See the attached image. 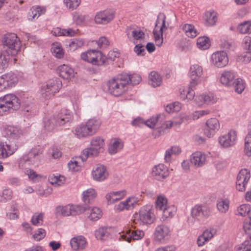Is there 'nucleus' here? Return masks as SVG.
I'll return each mask as SVG.
<instances>
[{"label":"nucleus","instance_id":"26","mask_svg":"<svg viewBox=\"0 0 251 251\" xmlns=\"http://www.w3.org/2000/svg\"><path fill=\"white\" fill-rule=\"evenodd\" d=\"M4 132L9 138L17 139L23 135L22 129L17 126H8L4 129Z\"/></svg>","mask_w":251,"mask_h":251},{"label":"nucleus","instance_id":"6","mask_svg":"<svg viewBox=\"0 0 251 251\" xmlns=\"http://www.w3.org/2000/svg\"><path fill=\"white\" fill-rule=\"evenodd\" d=\"M155 219L150 205L143 206L139 210L138 213L135 214L134 221H137L140 225L151 224Z\"/></svg>","mask_w":251,"mask_h":251},{"label":"nucleus","instance_id":"15","mask_svg":"<svg viewBox=\"0 0 251 251\" xmlns=\"http://www.w3.org/2000/svg\"><path fill=\"white\" fill-rule=\"evenodd\" d=\"M18 82L16 75L10 72L2 75L0 77V89L2 90L7 87H12Z\"/></svg>","mask_w":251,"mask_h":251},{"label":"nucleus","instance_id":"13","mask_svg":"<svg viewBox=\"0 0 251 251\" xmlns=\"http://www.w3.org/2000/svg\"><path fill=\"white\" fill-rule=\"evenodd\" d=\"M171 230L170 227L164 225H159L155 228L154 236L156 241L163 243L171 236Z\"/></svg>","mask_w":251,"mask_h":251},{"label":"nucleus","instance_id":"62","mask_svg":"<svg viewBox=\"0 0 251 251\" xmlns=\"http://www.w3.org/2000/svg\"><path fill=\"white\" fill-rule=\"evenodd\" d=\"M216 233V229L210 228L206 229L202 234V235L205 237V239L209 241Z\"/></svg>","mask_w":251,"mask_h":251},{"label":"nucleus","instance_id":"64","mask_svg":"<svg viewBox=\"0 0 251 251\" xmlns=\"http://www.w3.org/2000/svg\"><path fill=\"white\" fill-rule=\"evenodd\" d=\"M46 236V231L43 228H39L36 232L33 235L32 237L36 241H40L43 239Z\"/></svg>","mask_w":251,"mask_h":251},{"label":"nucleus","instance_id":"22","mask_svg":"<svg viewBox=\"0 0 251 251\" xmlns=\"http://www.w3.org/2000/svg\"><path fill=\"white\" fill-rule=\"evenodd\" d=\"M70 245L74 251H82L86 248L87 242L83 236H78L73 238L71 240Z\"/></svg>","mask_w":251,"mask_h":251},{"label":"nucleus","instance_id":"63","mask_svg":"<svg viewBox=\"0 0 251 251\" xmlns=\"http://www.w3.org/2000/svg\"><path fill=\"white\" fill-rule=\"evenodd\" d=\"M249 209L248 205L246 204L241 205L238 208L237 215L246 216L248 215Z\"/></svg>","mask_w":251,"mask_h":251},{"label":"nucleus","instance_id":"5","mask_svg":"<svg viewBox=\"0 0 251 251\" xmlns=\"http://www.w3.org/2000/svg\"><path fill=\"white\" fill-rule=\"evenodd\" d=\"M87 209L86 206L83 207L79 205L68 204L65 206H58L56 207V215L62 216H75L79 215Z\"/></svg>","mask_w":251,"mask_h":251},{"label":"nucleus","instance_id":"57","mask_svg":"<svg viewBox=\"0 0 251 251\" xmlns=\"http://www.w3.org/2000/svg\"><path fill=\"white\" fill-rule=\"evenodd\" d=\"M64 3L67 7L73 10L79 6L80 0H64Z\"/></svg>","mask_w":251,"mask_h":251},{"label":"nucleus","instance_id":"1","mask_svg":"<svg viewBox=\"0 0 251 251\" xmlns=\"http://www.w3.org/2000/svg\"><path fill=\"white\" fill-rule=\"evenodd\" d=\"M127 74H123L111 78L107 82L108 92L115 97L121 96L126 91L128 84Z\"/></svg>","mask_w":251,"mask_h":251},{"label":"nucleus","instance_id":"48","mask_svg":"<svg viewBox=\"0 0 251 251\" xmlns=\"http://www.w3.org/2000/svg\"><path fill=\"white\" fill-rule=\"evenodd\" d=\"M155 203L156 208L160 210L168 206L167 205L168 201L167 198L162 195L157 197Z\"/></svg>","mask_w":251,"mask_h":251},{"label":"nucleus","instance_id":"8","mask_svg":"<svg viewBox=\"0 0 251 251\" xmlns=\"http://www.w3.org/2000/svg\"><path fill=\"white\" fill-rule=\"evenodd\" d=\"M210 213V209L207 206L197 204L191 209V215L192 218H188V221L190 223L193 224L194 223L193 219L200 220L201 219L207 218L209 216Z\"/></svg>","mask_w":251,"mask_h":251},{"label":"nucleus","instance_id":"35","mask_svg":"<svg viewBox=\"0 0 251 251\" xmlns=\"http://www.w3.org/2000/svg\"><path fill=\"white\" fill-rule=\"evenodd\" d=\"M51 33L55 36H73L76 34L77 30H75L72 28L61 29L59 27H56L53 29V30L51 31Z\"/></svg>","mask_w":251,"mask_h":251},{"label":"nucleus","instance_id":"10","mask_svg":"<svg viewBox=\"0 0 251 251\" xmlns=\"http://www.w3.org/2000/svg\"><path fill=\"white\" fill-rule=\"evenodd\" d=\"M251 177L250 171L246 169L241 170L238 173L236 182V188L240 192L245 190L246 186Z\"/></svg>","mask_w":251,"mask_h":251},{"label":"nucleus","instance_id":"41","mask_svg":"<svg viewBox=\"0 0 251 251\" xmlns=\"http://www.w3.org/2000/svg\"><path fill=\"white\" fill-rule=\"evenodd\" d=\"M204 24L207 26H212L215 25L217 18L216 13L213 11H207L204 16Z\"/></svg>","mask_w":251,"mask_h":251},{"label":"nucleus","instance_id":"53","mask_svg":"<svg viewBox=\"0 0 251 251\" xmlns=\"http://www.w3.org/2000/svg\"><path fill=\"white\" fill-rule=\"evenodd\" d=\"M101 211L98 207H94L91 210L88 218L91 221H97L101 217Z\"/></svg>","mask_w":251,"mask_h":251},{"label":"nucleus","instance_id":"44","mask_svg":"<svg viewBox=\"0 0 251 251\" xmlns=\"http://www.w3.org/2000/svg\"><path fill=\"white\" fill-rule=\"evenodd\" d=\"M180 151V148L177 146L172 147L171 148L167 150L165 152L164 156L165 162L169 163L171 160V156L173 154H178Z\"/></svg>","mask_w":251,"mask_h":251},{"label":"nucleus","instance_id":"46","mask_svg":"<svg viewBox=\"0 0 251 251\" xmlns=\"http://www.w3.org/2000/svg\"><path fill=\"white\" fill-rule=\"evenodd\" d=\"M65 178L62 176H56L54 175H50L49 177V181L55 186H58L64 183Z\"/></svg>","mask_w":251,"mask_h":251},{"label":"nucleus","instance_id":"12","mask_svg":"<svg viewBox=\"0 0 251 251\" xmlns=\"http://www.w3.org/2000/svg\"><path fill=\"white\" fill-rule=\"evenodd\" d=\"M211 63L214 67L221 68L226 66L228 58L225 51H217L211 55Z\"/></svg>","mask_w":251,"mask_h":251},{"label":"nucleus","instance_id":"20","mask_svg":"<svg viewBox=\"0 0 251 251\" xmlns=\"http://www.w3.org/2000/svg\"><path fill=\"white\" fill-rule=\"evenodd\" d=\"M92 175L95 180L100 181L104 180L107 177L108 173L104 165L98 164L94 169Z\"/></svg>","mask_w":251,"mask_h":251},{"label":"nucleus","instance_id":"36","mask_svg":"<svg viewBox=\"0 0 251 251\" xmlns=\"http://www.w3.org/2000/svg\"><path fill=\"white\" fill-rule=\"evenodd\" d=\"M181 28L185 35L188 37L194 38L197 36V30L193 25L184 24L182 25Z\"/></svg>","mask_w":251,"mask_h":251},{"label":"nucleus","instance_id":"31","mask_svg":"<svg viewBox=\"0 0 251 251\" xmlns=\"http://www.w3.org/2000/svg\"><path fill=\"white\" fill-rule=\"evenodd\" d=\"M55 116L57 119L60 126H62L67 123L70 122L73 119L70 111L66 109H62L60 113L55 115Z\"/></svg>","mask_w":251,"mask_h":251},{"label":"nucleus","instance_id":"18","mask_svg":"<svg viewBox=\"0 0 251 251\" xmlns=\"http://www.w3.org/2000/svg\"><path fill=\"white\" fill-rule=\"evenodd\" d=\"M138 198L135 197H131L126 199L125 201L120 202L116 206L117 211L120 212L124 210H129L133 209L138 203Z\"/></svg>","mask_w":251,"mask_h":251},{"label":"nucleus","instance_id":"16","mask_svg":"<svg viewBox=\"0 0 251 251\" xmlns=\"http://www.w3.org/2000/svg\"><path fill=\"white\" fill-rule=\"evenodd\" d=\"M151 175L155 179L162 180L169 176V170L164 164H159L152 168Z\"/></svg>","mask_w":251,"mask_h":251},{"label":"nucleus","instance_id":"24","mask_svg":"<svg viewBox=\"0 0 251 251\" xmlns=\"http://www.w3.org/2000/svg\"><path fill=\"white\" fill-rule=\"evenodd\" d=\"M44 128L45 130L51 131L54 130L60 124L55 115L48 116L44 119Z\"/></svg>","mask_w":251,"mask_h":251},{"label":"nucleus","instance_id":"21","mask_svg":"<svg viewBox=\"0 0 251 251\" xmlns=\"http://www.w3.org/2000/svg\"><path fill=\"white\" fill-rule=\"evenodd\" d=\"M207 128L205 134L209 138L211 137L220 128V125L219 121L216 118H210L206 122Z\"/></svg>","mask_w":251,"mask_h":251},{"label":"nucleus","instance_id":"14","mask_svg":"<svg viewBox=\"0 0 251 251\" xmlns=\"http://www.w3.org/2000/svg\"><path fill=\"white\" fill-rule=\"evenodd\" d=\"M190 77L191 78L190 87L195 88L198 84V80L202 75L203 70L201 66L198 64L192 65L190 69Z\"/></svg>","mask_w":251,"mask_h":251},{"label":"nucleus","instance_id":"4","mask_svg":"<svg viewBox=\"0 0 251 251\" xmlns=\"http://www.w3.org/2000/svg\"><path fill=\"white\" fill-rule=\"evenodd\" d=\"M61 86V81L58 78L50 79L45 85L42 87L40 90L41 95L43 98L49 99L59 91Z\"/></svg>","mask_w":251,"mask_h":251},{"label":"nucleus","instance_id":"43","mask_svg":"<svg viewBox=\"0 0 251 251\" xmlns=\"http://www.w3.org/2000/svg\"><path fill=\"white\" fill-rule=\"evenodd\" d=\"M162 212V219L163 221L167 218H172L176 211V208L174 205L167 206L161 210Z\"/></svg>","mask_w":251,"mask_h":251},{"label":"nucleus","instance_id":"45","mask_svg":"<svg viewBox=\"0 0 251 251\" xmlns=\"http://www.w3.org/2000/svg\"><path fill=\"white\" fill-rule=\"evenodd\" d=\"M237 30L241 34L250 33L251 32V21H245L240 24Z\"/></svg>","mask_w":251,"mask_h":251},{"label":"nucleus","instance_id":"40","mask_svg":"<svg viewBox=\"0 0 251 251\" xmlns=\"http://www.w3.org/2000/svg\"><path fill=\"white\" fill-rule=\"evenodd\" d=\"M86 123L93 135L97 132L101 125L100 120L96 118L90 119Z\"/></svg>","mask_w":251,"mask_h":251},{"label":"nucleus","instance_id":"7","mask_svg":"<svg viewBox=\"0 0 251 251\" xmlns=\"http://www.w3.org/2000/svg\"><path fill=\"white\" fill-rule=\"evenodd\" d=\"M81 58L84 61L96 65H101L106 62V56L101 52L95 50L82 53Z\"/></svg>","mask_w":251,"mask_h":251},{"label":"nucleus","instance_id":"54","mask_svg":"<svg viewBox=\"0 0 251 251\" xmlns=\"http://www.w3.org/2000/svg\"><path fill=\"white\" fill-rule=\"evenodd\" d=\"M109 235V233L107 231V228L103 227H100L95 232V236L98 239L105 240V238Z\"/></svg>","mask_w":251,"mask_h":251},{"label":"nucleus","instance_id":"28","mask_svg":"<svg viewBox=\"0 0 251 251\" xmlns=\"http://www.w3.org/2000/svg\"><path fill=\"white\" fill-rule=\"evenodd\" d=\"M205 155L200 151L193 153L191 158V163L196 167L202 166L205 164Z\"/></svg>","mask_w":251,"mask_h":251},{"label":"nucleus","instance_id":"59","mask_svg":"<svg viewBox=\"0 0 251 251\" xmlns=\"http://www.w3.org/2000/svg\"><path fill=\"white\" fill-rule=\"evenodd\" d=\"M128 84H131L132 85H136L139 83L141 81V77L138 74H133L132 75H127Z\"/></svg>","mask_w":251,"mask_h":251},{"label":"nucleus","instance_id":"33","mask_svg":"<svg viewBox=\"0 0 251 251\" xmlns=\"http://www.w3.org/2000/svg\"><path fill=\"white\" fill-rule=\"evenodd\" d=\"M126 195V192L125 191L111 192L106 194L105 198L108 203L111 204L121 200Z\"/></svg>","mask_w":251,"mask_h":251},{"label":"nucleus","instance_id":"49","mask_svg":"<svg viewBox=\"0 0 251 251\" xmlns=\"http://www.w3.org/2000/svg\"><path fill=\"white\" fill-rule=\"evenodd\" d=\"M217 206L218 210L222 213H226L229 208V201L227 200H220Z\"/></svg>","mask_w":251,"mask_h":251},{"label":"nucleus","instance_id":"3","mask_svg":"<svg viewBox=\"0 0 251 251\" xmlns=\"http://www.w3.org/2000/svg\"><path fill=\"white\" fill-rule=\"evenodd\" d=\"M2 42L6 51L9 55H15L20 49L21 42L17 35L13 33L3 35Z\"/></svg>","mask_w":251,"mask_h":251},{"label":"nucleus","instance_id":"50","mask_svg":"<svg viewBox=\"0 0 251 251\" xmlns=\"http://www.w3.org/2000/svg\"><path fill=\"white\" fill-rule=\"evenodd\" d=\"M197 46L201 50H206L209 47V40L206 37H199L197 39Z\"/></svg>","mask_w":251,"mask_h":251},{"label":"nucleus","instance_id":"51","mask_svg":"<svg viewBox=\"0 0 251 251\" xmlns=\"http://www.w3.org/2000/svg\"><path fill=\"white\" fill-rule=\"evenodd\" d=\"M245 153L248 156H251V131L245 139Z\"/></svg>","mask_w":251,"mask_h":251},{"label":"nucleus","instance_id":"2","mask_svg":"<svg viewBox=\"0 0 251 251\" xmlns=\"http://www.w3.org/2000/svg\"><path fill=\"white\" fill-rule=\"evenodd\" d=\"M19 101L15 95L11 94L0 98V115H5L11 110L18 109L20 106Z\"/></svg>","mask_w":251,"mask_h":251},{"label":"nucleus","instance_id":"42","mask_svg":"<svg viewBox=\"0 0 251 251\" xmlns=\"http://www.w3.org/2000/svg\"><path fill=\"white\" fill-rule=\"evenodd\" d=\"M84 44V41L81 38H73L69 42V46L70 50L75 51L76 50L82 47Z\"/></svg>","mask_w":251,"mask_h":251},{"label":"nucleus","instance_id":"29","mask_svg":"<svg viewBox=\"0 0 251 251\" xmlns=\"http://www.w3.org/2000/svg\"><path fill=\"white\" fill-rule=\"evenodd\" d=\"M86 123L78 126L75 129V135L78 138L88 137L93 135Z\"/></svg>","mask_w":251,"mask_h":251},{"label":"nucleus","instance_id":"25","mask_svg":"<svg viewBox=\"0 0 251 251\" xmlns=\"http://www.w3.org/2000/svg\"><path fill=\"white\" fill-rule=\"evenodd\" d=\"M57 72L59 76L65 79H70L74 76V70L69 66L65 64L59 66Z\"/></svg>","mask_w":251,"mask_h":251},{"label":"nucleus","instance_id":"27","mask_svg":"<svg viewBox=\"0 0 251 251\" xmlns=\"http://www.w3.org/2000/svg\"><path fill=\"white\" fill-rule=\"evenodd\" d=\"M235 75L231 71H225L220 77L221 83L226 86H230L234 84Z\"/></svg>","mask_w":251,"mask_h":251},{"label":"nucleus","instance_id":"56","mask_svg":"<svg viewBox=\"0 0 251 251\" xmlns=\"http://www.w3.org/2000/svg\"><path fill=\"white\" fill-rule=\"evenodd\" d=\"M235 91L237 93H241L245 88L244 81L241 78H237L234 81Z\"/></svg>","mask_w":251,"mask_h":251},{"label":"nucleus","instance_id":"52","mask_svg":"<svg viewBox=\"0 0 251 251\" xmlns=\"http://www.w3.org/2000/svg\"><path fill=\"white\" fill-rule=\"evenodd\" d=\"M91 146L101 151L103 150L104 140L100 137L93 138L91 142Z\"/></svg>","mask_w":251,"mask_h":251},{"label":"nucleus","instance_id":"60","mask_svg":"<svg viewBox=\"0 0 251 251\" xmlns=\"http://www.w3.org/2000/svg\"><path fill=\"white\" fill-rule=\"evenodd\" d=\"M43 214L42 213H35L32 217V224L36 226L38 224H42L43 222Z\"/></svg>","mask_w":251,"mask_h":251},{"label":"nucleus","instance_id":"11","mask_svg":"<svg viewBox=\"0 0 251 251\" xmlns=\"http://www.w3.org/2000/svg\"><path fill=\"white\" fill-rule=\"evenodd\" d=\"M114 17V13L111 9H106L96 13L94 21L96 24L106 25L110 23Z\"/></svg>","mask_w":251,"mask_h":251},{"label":"nucleus","instance_id":"19","mask_svg":"<svg viewBox=\"0 0 251 251\" xmlns=\"http://www.w3.org/2000/svg\"><path fill=\"white\" fill-rule=\"evenodd\" d=\"M236 134L234 131H230L227 134L219 137V143L222 147L227 148L234 145Z\"/></svg>","mask_w":251,"mask_h":251},{"label":"nucleus","instance_id":"55","mask_svg":"<svg viewBox=\"0 0 251 251\" xmlns=\"http://www.w3.org/2000/svg\"><path fill=\"white\" fill-rule=\"evenodd\" d=\"M51 52L53 55L58 58H61L63 57V50L59 45H53L51 48Z\"/></svg>","mask_w":251,"mask_h":251},{"label":"nucleus","instance_id":"38","mask_svg":"<svg viewBox=\"0 0 251 251\" xmlns=\"http://www.w3.org/2000/svg\"><path fill=\"white\" fill-rule=\"evenodd\" d=\"M162 83V77L157 72L152 71L149 75V83L153 87L159 86Z\"/></svg>","mask_w":251,"mask_h":251},{"label":"nucleus","instance_id":"9","mask_svg":"<svg viewBox=\"0 0 251 251\" xmlns=\"http://www.w3.org/2000/svg\"><path fill=\"white\" fill-rule=\"evenodd\" d=\"M126 35L130 41L137 43V41L144 40L145 34L140 27L131 25L127 27L126 30Z\"/></svg>","mask_w":251,"mask_h":251},{"label":"nucleus","instance_id":"30","mask_svg":"<svg viewBox=\"0 0 251 251\" xmlns=\"http://www.w3.org/2000/svg\"><path fill=\"white\" fill-rule=\"evenodd\" d=\"M123 143L119 138L111 140L108 146V152L110 154H114L121 150L123 148Z\"/></svg>","mask_w":251,"mask_h":251},{"label":"nucleus","instance_id":"34","mask_svg":"<svg viewBox=\"0 0 251 251\" xmlns=\"http://www.w3.org/2000/svg\"><path fill=\"white\" fill-rule=\"evenodd\" d=\"M101 151L96 148L91 147L85 149L83 151L81 156L77 158L78 160L81 159L83 162L86 160L88 157H94L98 155Z\"/></svg>","mask_w":251,"mask_h":251},{"label":"nucleus","instance_id":"23","mask_svg":"<svg viewBox=\"0 0 251 251\" xmlns=\"http://www.w3.org/2000/svg\"><path fill=\"white\" fill-rule=\"evenodd\" d=\"M195 101L198 105L201 106L203 103L213 104L216 101V98L212 93L203 94L196 97Z\"/></svg>","mask_w":251,"mask_h":251},{"label":"nucleus","instance_id":"39","mask_svg":"<svg viewBox=\"0 0 251 251\" xmlns=\"http://www.w3.org/2000/svg\"><path fill=\"white\" fill-rule=\"evenodd\" d=\"M83 200L86 204L91 203L96 197L97 194L95 190L93 188L87 189L83 192Z\"/></svg>","mask_w":251,"mask_h":251},{"label":"nucleus","instance_id":"61","mask_svg":"<svg viewBox=\"0 0 251 251\" xmlns=\"http://www.w3.org/2000/svg\"><path fill=\"white\" fill-rule=\"evenodd\" d=\"M153 34L154 37V40L156 43V46H160L163 43V37L162 33L161 32H157L156 30L154 29L153 31Z\"/></svg>","mask_w":251,"mask_h":251},{"label":"nucleus","instance_id":"47","mask_svg":"<svg viewBox=\"0 0 251 251\" xmlns=\"http://www.w3.org/2000/svg\"><path fill=\"white\" fill-rule=\"evenodd\" d=\"M165 15L163 13H159V14L158 15L157 19L155 22V28L157 27L158 25H161L159 31V32H161V33L164 29H167V27H166L165 25Z\"/></svg>","mask_w":251,"mask_h":251},{"label":"nucleus","instance_id":"17","mask_svg":"<svg viewBox=\"0 0 251 251\" xmlns=\"http://www.w3.org/2000/svg\"><path fill=\"white\" fill-rule=\"evenodd\" d=\"M18 146L13 143L5 145L0 142V158H5L13 154L18 149Z\"/></svg>","mask_w":251,"mask_h":251},{"label":"nucleus","instance_id":"58","mask_svg":"<svg viewBox=\"0 0 251 251\" xmlns=\"http://www.w3.org/2000/svg\"><path fill=\"white\" fill-rule=\"evenodd\" d=\"M75 19L76 23L79 25H85L89 20V17L88 15L79 14L75 15Z\"/></svg>","mask_w":251,"mask_h":251},{"label":"nucleus","instance_id":"37","mask_svg":"<svg viewBox=\"0 0 251 251\" xmlns=\"http://www.w3.org/2000/svg\"><path fill=\"white\" fill-rule=\"evenodd\" d=\"M45 12L46 8L44 7L39 6L35 7H32L28 12V19H37L41 15L44 14Z\"/></svg>","mask_w":251,"mask_h":251},{"label":"nucleus","instance_id":"32","mask_svg":"<svg viewBox=\"0 0 251 251\" xmlns=\"http://www.w3.org/2000/svg\"><path fill=\"white\" fill-rule=\"evenodd\" d=\"M127 235H122L121 236L124 240L130 242L131 239L134 240L141 239L144 236V232L142 230H128Z\"/></svg>","mask_w":251,"mask_h":251}]
</instances>
